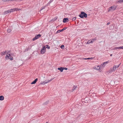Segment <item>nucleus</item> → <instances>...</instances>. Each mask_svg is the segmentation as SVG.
Here are the masks:
<instances>
[{
  "label": "nucleus",
  "mask_w": 123,
  "mask_h": 123,
  "mask_svg": "<svg viewBox=\"0 0 123 123\" xmlns=\"http://www.w3.org/2000/svg\"><path fill=\"white\" fill-rule=\"evenodd\" d=\"M87 14L83 12H81L80 14L79 15V17L81 18H86L87 17Z\"/></svg>",
  "instance_id": "nucleus-1"
},
{
  "label": "nucleus",
  "mask_w": 123,
  "mask_h": 123,
  "mask_svg": "<svg viewBox=\"0 0 123 123\" xmlns=\"http://www.w3.org/2000/svg\"><path fill=\"white\" fill-rule=\"evenodd\" d=\"M54 78H51L50 80H45L43 81H41V83L40 84H42L43 85H45L47 83L52 81Z\"/></svg>",
  "instance_id": "nucleus-2"
},
{
  "label": "nucleus",
  "mask_w": 123,
  "mask_h": 123,
  "mask_svg": "<svg viewBox=\"0 0 123 123\" xmlns=\"http://www.w3.org/2000/svg\"><path fill=\"white\" fill-rule=\"evenodd\" d=\"M116 8L117 6L115 5L109 7L108 12H110V11L111 10L113 11H114L116 9Z\"/></svg>",
  "instance_id": "nucleus-3"
},
{
  "label": "nucleus",
  "mask_w": 123,
  "mask_h": 123,
  "mask_svg": "<svg viewBox=\"0 0 123 123\" xmlns=\"http://www.w3.org/2000/svg\"><path fill=\"white\" fill-rule=\"evenodd\" d=\"M120 64L121 63H120V64H119L118 65H115L114 66L113 68V70H111V72H113V71H115L116 69V68H118L119 67V66L120 65Z\"/></svg>",
  "instance_id": "nucleus-4"
},
{
  "label": "nucleus",
  "mask_w": 123,
  "mask_h": 123,
  "mask_svg": "<svg viewBox=\"0 0 123 123\" xmlns=\"http://www.w3.org/2000/svg\"><path fill=\"white\" fill-rule=\"evenodd\" d=\"M46 49V48L45 46L43 47L41 50V53L42 54H44L45 52Z\"/></svg>",
  "instance_id": "nucleus-5"
},
{
  "label": "nucleus",
  "mask_w": 123,
  "mask_h": 123,
  "mask_svg": "<svg viewBox=\"0 0 123 123\" xmlns=\"http://www.w3.org/2000/svg\"><path fill=\"white\" fill-rule=\"evenodd\" d=\"M41 35L39 34L36 35V36L33 39V40L34 41L36 40L38 38H39L40 37H41Z\"/></svg>",
  "instance_id": "nucleus-6"
},
{
  "label": "nucleus",
  "mask_w": 123,
  "mask_h": 123,
  "mask_svg": "<svg viewBox=\"0 0 123 123\" xmlns=\"http://www.w3.org/2000/svg\"><path fill=\"white\" fill-rule=\"evenodd\" d=\"M67 29V27H65L64 28H63L61 30H59L57 31V32L56 33H59L61 32H62L63 31H64L65 30Z\"/></svg>",
  "instance_id": "nucleus-7"
},
{
  "label": "nucleus",
  "mask_w": 123,
  "mask_h": 123,
  "mask_svg": "<svg viewBox=\"0 0 123 123\" xmlns=\"http://www.w3.org/2000/svg\"><path fill=\"white\" fill-rule=\"evenodd\" d=\"M11 12V11H10V10L6 11L4 12V14L6 15L7 14Z\"/></svg>",
  "instance_id": "nucleus-8"
},
{
  "label": "nucleus",
  "mask_w": 123,
  "mask_h": 123,
  "mask_svg": "<svg viewBox=\"0 0 123 123\" xmlns=\"http://www.w3.org/2000/svg\"><path fill=\"white\" fill-rule=\"evenodd\" d=\"M68 21V18H65L63 19V22L64 23H65Z\"/></svg>",
  "instance_id": "nucleus-9"
},
{
  "label": "nucleus",
  "mask_w": 123,
  "mask_h": 123,
  "mask_svg": "<svg viewBox=\"0 0 123 123\" xmlns=\"http://www.w3.org/2000/svg\"><path fill=\"white\" fill-rule=\"evenodd\" d=\"M100 68V67L98 65L95 66L94 67V68L96 70H98Z\"/></svg>",
  "instance_id": "nucleus-10"
},
{
  "label": "nucleus",
  "mask_w": 123,
  "mask_h": 123,
  "mask_svg": "<svg viewBox=\"0 0 123 123\" xmlns=\"http://www.w3.org/2000/svg\"><path fill=\"white\" fill-rule=\"evenodd\" d=\"M64 68L63 67H62L58 68V69L60 70L61 72H62L63 71V70L64 69Z\"/></svg>",
  "instance_id": "nucleus-11"
},
{
  "label": "nucleus",
  "mask_w": 123,
  "mask_h": 123,
  "mask_svg": "<svg viewBox=\"0 0 123 123\" xmlns=\"http://www.w3.org/2000/svg\"><path fill=\"white\" fill-rule=\"evenodd\" d=\"M37 80L38 79L36 78L31 83V84H33L36 83V82L37 81Z\"/></svg>",
  "instance_id": "nucleus-12"
},
{
  "label": "nucleus",
  "mask_w": 123,
  "mask_h": 123,
  "mask_svg": "<svg viewBox=\"0 0 123 123\" xmlns=\"http://www.w3.org/2000/svg\"><path fill=\"white\" fill-rule=\"evenodd\" d=\"M108 63V61L104 62L103 63V64H102L101 65V66L102 65L103 67H104L105 66L106 64H107Z\"/></svg>",
  "instance_id": "nucleus-13"
},
{
  "label": "nucleus",
  "mask_w": 123,
  "mask_h": 123,
  "mask_svg": "<svg viewBox=\"0 0 123 123\" xmlns=\"http://www.w3.org/2000/svg\"><path fill=\"white\" fill-rule=\"evenodd\" d=\"M57 17H55V18H54L52 19H51V21L50 22H54V21H55L56 20V19L57 18Z\"/></svg>",
  "instance_id": "nucleus-14"
},
{
  "label": "nucleus",
  "mask_w": 123,
  "mask_h": 123,
  "mask_svg": "<svg viewBox=\"0 0 123 123\" xmlns=\"http://www.w3.org/2000/svg\"><path fill=\"white\" fill-rule=\"evenodd\" d=\"M97 40L96 38L95 37L94 38L92 39V40L91 41V42L92 43L93 42H95Z\"/></svg>",
  "instance_id": "nucleus-15"
},
{
  "label": "nucleus",
  "mask_w": 123,
  "mask_h": 123,
  "mask_svg": "<svg viewBox=\"0 0 123 123\" xmlns=\"http://www.w3.org/2000/svg\"><path fill=\"white\" fill-rule=\"evenodd\" d=\"M48 4V3L46 5V6H45L44 7H42L41 8V10H40V11H41L42 10H43V9H45V7H46V6H49V4Z\"/></svg>",
  "instance_id": "nucleus-16"
},
{
  "label": "nucleus",
  "mask_w": 123,
  "mask_h": 123,
  "mask_svg": "<svg viewBox=\"0 0 123 123\" xmlns=\"http://www.w3.org/2000/svg\"><path fill=\"white\" fill-rule=\"evenodd\" d=\"M49 101L48 100L47 101H46V102H45L43 104V105H47V104H48L49 102Z\"/></svg>",
  "instance_id": "nucleus-17"
},
{
  "label": "nucleus",
  "mask_w": 123,
  "mask_h": 123,
  "mask_svg": "<svg viewBox=\"0 0 123 123\" xmlns=\"http://www.w3.org/2000/svg\"><path fill=\"white\" fill-rule=\"evenodd\" d=\"M4 99V97L3 96H0V100H2Z\"/></svg>",
  "instance_id": "nucleus-18"
},
{
  "label": "nucleus",
  "mask_w": 123,
  "mask_h": 123,
  "mask_svg": "<svg viewBox=\"0 0 123 123\" xmlns=\"http://www.w3.org/2000/svg\"><path fill=\"white\" fill-rule=\"evenodd\" d=\"M6 51H3L1 52V55H4L6 53Z\"/></svg>",
  "instance_id": "nucleus-19"
},
{
  "label": "nucleus",
  "mask_w": 123,
  "mask_h": 123,
  "mask_svg": "<svg viewBox=\"0 0 123 123\" xmlns=\"http://www.w3.org/2000/svg\"><path fill=\"white\" fill-rule=\"evenodd\" d=\"M7 31L8 33H10L11 31V30L10 29H8L7 30Z\"/></svg>",
  "instance_id": "nucleus-20"
},
{
  "label": "nucleus",
  "mask_w": 123,
  "mask_h": 123,
  "mask_svg": "<svg viewBox=\"0 0 123 123\" xmlns=\"http://www.w3.org/2000/svg\"><path fill=\"white\" fill-rule=\"evenodd\" d=\"M10 11H11V12H13L14 11H15V9H11L10 10Z\"/></svg>",
  "instance_id": "nucleus-21"
},
{
  "label": "nucleus",
  "mask_w": 123,
  "mask_h": 123,
  "mask_svg": "<svg viewBox=\"0 0 123 123\" xmlns=\"http://www.w3.org/2000/svg\"><path fill=\"white\" fill-rule=\"evenodd\" d=\"M61 48L62 49H63L64 48V46L63 45H62L61 46Z\"/></svg>",
  "instance_id": "nucleus-22"
},
{
  "label": "nucleus",
  "mask_w": 123,
  "mask_h": 123,
  "mask_svg": "<svg viewBox=\"0 0 123 123\" xmlns=\"http://www.w3.org/2000/svg\"><path fill=\"white\" fill-rule=\"evenodd\" d=\"M9 59L11 60H12L13 59V57H12V56H10Z\"/></svg>",
  "instance_id": "nucleus-23"
},
{
  "label": "nucleus",
  "mask_w": 123,
  "mask_h": 123,
  "mask_svg": "<svg viewBox=\"0 0 123 123\" xmlns=\"http://www.w3.org/2000/svg\"><path fill=\"white\" fill-rule=\"evenodd\" d=\"M46 48L47 49H49L50 48V46H49L48 45H46Z\"/></svg>",
  "instance_id": "nucleus-24"
},
{
  "label": "nucleus",
  "mask_w": 123,
  "mask_h": 123,
  "mask_svg": "<svg viewBox=\"0 0 123 123\" xmlns=\"http://www.w3.org/2000/svg\"><path fill=\"white\" fill-rule=\"evenodd\" d=\"M122 2H123V0H120L118 1V3H120Z\"/></svg>",
  "instance_id": "nucleus-25"
},
{
  "label": "nucleus",
  "mask_w": 123,
  "mask_h": 123,
  "mask_svg": "<svg viewBox=\"0 0 123 123\" xmlns=\"http://www.w3.org/2000/svg\"><path fill=\"white\" fill-rule=\"evenodd\" d=\"M76 87H75V86H74L73 87V89H72V91H74V90H75L76 89Z\"/></svg>",
  "instance_id": "nucleus-26"
},
{
  "label": "nucleus",
  "mask_w": 123,
  "mask_h": 123,
  "mask_svg": "<svg viewBox=\"0 0 123 123\" xmlns=\"http://www.w3.org/2000/svg\"><path fill=\"white\" fill-rule=\"evenodd\" d=\"M114 48H115V49H120V47H115Z\"/></svg>",
  "instance_id": "nucleus-27"
},
{
  "label": "nucleus",
  "mask_w": 123,
  "mask_h": 123,
  "mask_svg": "<svg viewBox=\"0 0 123 123\" xmlns=\"http://www.w3.org/2000/svg\"><path fill=\"white\" fill-rule=\"evenodd\" d=\"M93 58V57H91V58H87L88 60H92Z\"/></svg>",
  "instance_id": "nucleus-28"
},
{
  "label": "nucleus",
  "mask_w": 123,
  "mask_h": 123,
  "mask_svg": "<svg viewBox=\"0 0 123 123\" xmlns=\"http://www.w3.org/2000/svg\"><path fill=\"white\" fill-rule=\"evenodd\" d=\"M8 55L10 56H13V54L12 53L8 54Z\"/></svg>",
  "instance_id": "nucleus-29"
},
{
  "label": "nucleus",
  "mask_w": 123,
  "mask_h": 123,
  "mask_svg": "<svg viewBox=\"0 0 123 123\" xmlns=\"http://www.w3.org/2000/svg\"><path fill=\"white\" fill-rule=\"evenodd\" d=\"M29 49H30L29 48H27V49H25V51H27L28 50H29Z\"/></svg>",
  "instance_id": "nucleus-30"
},
{
  "label": "nucleus",
  "mask_w": 123,
  "mask_h": 123,
  "mask_svg": "<svg viewBox=\"0 0 123 123\" xmlns=\"http://www.w3.org/2000/svg\"><path fill=\"white\" fill-rule=\"evenodd\" d=\"M53 0H50L49 2H48V4L50 3L53 1Z\"/></svg>",
  "instance_id": "nucleus-31"
},
{
  "label": "nucleus",
  "mask_w": 123,
  "mask_h": 123,
  "mask_svg": "<svg viewBox=\"0 0 123 123\" xmlns=\"http://www.w3.org/2000/svg\"><path fill=\"white\" fill-rule=\"evenodd\" d=\"M76 18L75 17H74L72 19L73 20H75L76 19Z\"/></svg>",
  "instance_id": "nucleus-32"
},
{
  "label": "nucleus",
  "mask_w": 123,
  "mask_h": 123,
  "mask_svg": "<svg viewBox=\"0 0 123 123\" xmlns=\"http://www.w3.org/2000/svg\"><path fill=\"white\" fill-rule=\"evenodd\" d=\"M3 1L4 2H6L8 1V0H3Z\"/></svg>",
  "instance_id": "nucleus-33"
},
{
  "label": "nucleus",
  "mask_w": 123,
  "mask_h": 123,
  "mask_svg": "<svg viewBox=\"0 0 123 123\" xmlns=\"http://www.w3.org/2000/svg\"><path fill=\"white\" fill-rule=\"evenodd\" d=\"M120 49H123V46L120 47Z\"/></svg>",
  "instance_id": "nucleus-34"
},
{
  "label": "nucleus",
  "mask_w": 123,
  "mask_h": 123,
  "mask_svg": "<svg viewBox=\"0 0 123 123\" xmlns=\"http://www.w3.org/2000/svg\"><path fill=\"white\" fill-rule=\"evenodd\" d=\"M91 43V41H90L89 40L88 41V42H87L88 43Z\"/></svg>",
  "instance_id": "nucleus-35"
},
{
  "label": "nucleus",
  "mask_w": 123,
  "mask_h": 123,
  "mask_svg": "<svg viewBox=\"0 0 123 123\" xmlns=\"http://www.w3.org/2000/svg\"><path fill=\"white\" fill-rule=\"evenodd\" d=\"M10 52H11L10 50H9V51H8L7 52V53H9V54H11V53H10Z\"/></svg>",
  "instance_id": "nucleus-36"
},
{
  "label": "nucleus",
  "mask_w": 123,
  "mask_h": 123,
  "mask_svg": "<svg viewBox=\"0 0 123 123\" xmlns=\"http://www.w3.org/2000/svg\"><path fill=\"white\" fill-rule=\"evenodd\" d=\"M63 68H64V69H65V70H67L68 69L67 68H64V67H63Z\"/></svg>",
  "instance_id": "nucleus-37"
},
{
  "label": "nucleus",
  "mask_w": 123,
  "mask_h": 123,
  "mask_svg": "<svg viewBox=\"0 0 123 123\" xmlns=\"http://www.w3.org/2000/svg\"><path fill=\"white\" fill-rule=\"evenodd\" d=\"M83 60H88L87 58H83Z\"/></svg>",
  "instance_id": "nucleus-38"
},
{
  "label": "nucleus",
  "mask_w": 123,
  "mask_h": 123,
  "mask_svg": "<svg viewBox=\"0 0 123 123\" xmlns=\"http://www.w3.org/2000/svg\"><path fill=\"white\" fill-rule=\"evenodd\" d=\"M110 24V22H108L107 23V25H109V24Z\"/></svg>",
  "instance_id": "nucleus-39"
},
{
  "label": "nucleus",
  "mask_w": 123,
  "mask_h": 123,
  "mask_svg": "<svg viewBox=\"0 0 123 123\" xmlns=\"http://www.w3.org/2000/svg\"><path fill=\"white\" fill-rule=\"evenodd\" d=\"M6 56H7V57L8 58H9V56H8L7 55H6Z\"/></svg>",
  "instance_id": "nucleus-40"
},
{
  "label": "nucleus",
  "mask_w": 123,
  "mask_h": 123,
  "mask_svg": "<svg viewBox=\"0 0 123 123\" xmlns=\"http://www.w3.org/2000/svg\"><path fill=\"white\" fill-rule=\"evenodd\" d=\"M8 1L9 0H10L11 1H14V0H8Z\"/></svg>",
  "instance_id": "nucleus-41"
},
{
  "label": "nucleus",
  "mask_w": 123,
  "mask_h": 123,
  "mask_svg": "<svg viewBox=\"0 0 123 123\" xmlns=\"http://www.w3.org/2000/svg\"><path fill=\"white\" fill-rule=\"evenodd\" d=\"M112 54H111L110 55V56H112Z\"/></svg>",
  "instance_id": "nucleus-42"
},
{
  "label": "nucleus",
  "mask_w": 123,
  "mask_h": 123,
  "mask_svg": "<svg viewBox=\"0 0 123 123\" xmlns=\"http://www.w3.org/2000/svg\"><path fill=\"white\" fill-rule=\"evenodd\" d=\"M46 123H48V122H46Z\"/></svg>",
  "instance_id": "nucleus-43"
},
{
  "label": "nucleus",
  "mask_w": 123,
  "mask_h": 123,
  "mask_svg": "<svg viewBox=\"0 0 123 123\" xmlns=\"http://www.w3.org/2000/svg\"><path fill=\"white\" fill-rule=\"evenodd\" d=\"M22 0H20V1Z\"/></svg>",
  "instance_id": "nucleus-44"
}]
</instances>
